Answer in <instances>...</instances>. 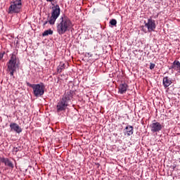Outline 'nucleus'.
Segmentation results:
<instances>
[{"label": "nucleus", "instance_id": "obj_1", "mask_svg": "<svg viewBox=\"0 0 180 180\" xmlns=\"http://www.w3.org/2000/svg\"><path fill=\"white\" fill-rule=\"evenodd\" d=\"M72 27H74V25L71 20L65 14H63L56 24V32L59 36H63Z\"/></svg>", "mask_w": 180, "mask_h": 180}, {"label": "nucleus", "instance_id": "obj_2", "mask_svg": "<svg viewBox=\"0 0 180 180\" xmlns=\"http://www.w3.org/2000/svg\"><path fill=\"white\" fill-rule=\"evenodd\" d=\"M74 95H75V91L72 90H67L65 91V94L62 98H60L56 105V112L58 113H60V112H65V110H67V108H68L70 102L72 101Z\"/></svg>", "mask_w": 180, "mask_h": 180}, {"label": "nucleus", "instance_id": "obj_3", "mask_svg": "<svg viewBox=\"0 0 180 180\" xmlns=\"http://www.w3.org/2000/svg\"><path fill=\"white\" fill-rule=\"evenodd\" d=\"M10 60L6 63L7 65V72H9L11 77H13L15 72H16V70L19 68V64H18V52L14 51L11 55Z\"/></svg>", "mask_w": 180, "mask_h": 180}, {"label": "nucleus", "instance_id": "obj_4", "mask_svg": "<svg viewBox=\"0 0 180 180\" xmlns=\"http://www.w3.org/2000/svg\"><path fill=\"white\" fill-rule=\"evenodd\" d=\"M27 86L32 89L34 96L36 98H39L40 96H43L44 95V89L46 86L43 82L39 84H30V82H27Z\"/></svg>", "mask_w": 180, "mask_h": 180}, {"label": "nucleus", "instance_id": "obj_5", "mask_svg": "<svg viewBox=\"0 0 180 180\" xmlns=\"http://www.w3.org/2000/svg\"><path fill=\"white\" fill-rule=\"evenodd\" d=\"M60 13H61V9L60 8V6L58 4H56V6H53L50 19L49 20H46L44 22V26H46V25H47L48 23H49V25H54L56 23V20L58 19Z\"/></svg>", "mask_w": 180, "mask_h": 180}, {"label": "nucleus", "instance_id": "obj_6", "mask_svg": "<svg viewBox=\"0 0 180 180\" xmlns=\"http://www.w3.org/2000/svg\"><path fill=\"white\" fill-rule=\"evenodd\" d=\"M22 0H12L8 7V13L12 15L13 13H20L22 11Z\"/></svg>", "mask_w": 180, "mask_h": 180}, {"label": "nucleus", "instance_id": "obj_7", "mask_svg": "<svg viewBox=\"0 0 180 180\" xmlns=\"http://www.w3.org/2000/svg\"><path fill=\"white\" fill-rule=\"evenodd\" d=\"M144 25L146 29H148V32L149 33H151V32H155V28L157 27V25H155V20H153L151 17L148 19L147 22L144 21Z\"/></svg>", "mask_w": 180, "mask_h": 180}, {"label": "nucleus", "instance_id": "obj_8", "mask_svg": "<svg viewBox=\"0 0 180 180\" xmlns=\"http://www.w3.org/2000/svg\"><path fill=\"white\" fill-rule=\"evenodd\" d=\"M155 122L152 123L150 125V130L153 133H158V131H161L162 129V125L158 122L154 120Z\"/></svg>", "mask_w": 180, "mask_h": 180}, {"label": "nucleus", "instance_id": "obj_9", "mask_svg": "<svg viewBox=\"0 0 180 180\" xmlns=\"http://www.w3.org/2000/svg\"><path fill=\"white\" fill-rule=\"evenodd\" d=\"M127 91H129V84L126 82L121 83L118 87V94L123 95V94H126Z\"/></svg>", "mask_w": 180, "mask_h": 180}, {"label": "nucleus", "instance_id": "obj_10", "mask_svg": "<svg viewBox=\"0 0 180 180\" xmlns=\"http://www.w3.org/2000/svg\"><path fill=\"white\" fill-rule=\"evenodd\" d=\"M10 128L11 131H15L18 133V134H20L22 133V128L17 123L13 122L10 124Z\"/></svg>", "mask_w": 180, "mask_h": 180}, {"label": "nucleus", "instance_id": "obj_11", "mask_svg": "<svg viewBox=\"0 0 180 180\" xmlns=\"http://www.w3.org/2000/svg\"><path fill=\"white\" fill-rule=\"evenodd\" d=\"M169 70H174V71H177L179 74H180V62L179 60H174L172 65L169 68Z\"/></svg>", "mask_w": 180, "mask_h": 180}, {"label": "nucleus", "instance_id": "obj_12", "mask_svg": "<svg viewBox=\"0 0 180 180\" xmlns=\"http://www.w3.org/2000/svg\"><path fill=\"white\" fill-rule=\"evenodd\" d=\"M134 133V128L133 126L128 125L125 127V131L124 132V136H127L128 137L131 136Z\"/></svg>", "mask_w": 180, "mask_h": 180}, {"label": "nucleus", "instance_id": "obj_13", "mask_svg": "<svg viewBox=\"0 0 180 180\" xmlns=\"http://www.w3.org/2000/svg\"><path fill=\"white\" fill-rule=\"evenodd\" d=\"M162 84L164 88H168L171 84H172V80L168 77H165L162 80Z\"/></svg>", "mask_w": 180, "mask_h": 180}, {"label": "nucleus", "instance_id": "obj_14", "mask_svg": "<svg viewBox=\"0 0 180 180\" xmlns=\"http://www.w3.org/2000/svg\"><path fill=\"white\" fill-rule=\"evenodd\" d=\"M3 164L6 165V167H8L9 168H11V169H13L14 165L11 160H9V158H5L4 160H3Z\"/></svg>", "mask_w": 180, "mask_h": 180}, {"label": "nucleus", "instance_id": "obj_15", "mask_svg": "<svg viewBox=\"0 0 180 180\" xmlns=\"http://www.w3.org/2000/svg\"><path fill=\"white\" fill-rule=\"evenodd\" d=\"M64 70H65V63L60 62L59 65L57 67V71L59 74H61Z\"/></svg>", "mask_w": 180, "mask_h": 180}, {"label": "nucleus", "instance_id": "obj_16", "mask_svg": "<svg viewBox=\"0 0 180 180\" xmlns=\"http://www.w3.org/2000/svg\"><path fill=\"white\" fill-rule=\"evenodd\" d=\"M49 34H53V30L51 29H49L48 30H45L42 36H49Z\"/></svg>", "mask_w": 180, "mask_h": 180}, {"label": "nucleus", "instance_id": "obj_17", "mask_svg": "<svg viewBox=\"0 0 180 180\" xmlns=\"http://www.w3.org/2000/svg\"><path fill=\"white\" fill-rule=\"evenodd\" d=\"M110 25H111V26H116V25H117V21L116 19H112L110 20Z\"/></svg>", "mask_w": 180, "mask_h": 180}, {"label": "nucleus", "instance_id": "obj_18", "mask_svg": "<svg viewBox=\"0 0 180 180\" xmlns=\"http://www.w3.org/2000/svg\"><path fill=\"white\" fill-rule=\"evenodd\" d=\"M154 68H155V63H150V70H154Z\"/></svg>", "mask_w": 180, "mask_h": 180}, {"label": "nucleus", "instance_id": "obj_19", "mask_svg": "<svg viewBox=\"0 0 180 180\" xmlns=\"http://www.w3.org/2000/svg\"><path fill=\"white\" fill-rule=\"evenodd\" d=\"M4 56H5V52L0 53V60H2L4 58Z\"/></svg>", "mask_w": 180, "mask_h": 180}, {"label": "nucleus", "instance_id": "obj_20", "mask_svg": "<svg viewBox=\"0 0 180 180\" xmlns=\"http://www.w3.org/2000/svg\"><path fill=\"white\" fill-rule=\"evenodd\" d=\"M5 160V158H1L0 157V164H1V162H4V160Z\"/></svg>", "mask_w": 180, "mask_h": 180}, {"label": "nucleus", "instance_id": "obj_21", "mask_svg": "<svg viewBox=\"0 0 180 180\" xmlns=\"http://www.w3.org/2000/svg\"><path fill=\"white\" fill-rule=\"evenodd\" d=\"M14 151H15V153H18V151H19V148H18V147L14 148Z\"/></svg>", "mask_w": 180, "mask_h": 180}, {"label": "nucleus", "instance_id": "obj_22", "mask_svg": "<svg viewBox=\"0 0 180 180\" xmlns=\"http://www.w3.org/2000/svg\"><path fill=\"white\" fill-rule=\"evenodd\" d=\"M89 56V57H92V54H91L90 53H86V56Z\"/></svg>", "mask_w": 180, "mask_h": 180}, {"label": "nucleus", "instance_id": "obj_23", "mask_svg": "<svg viewBox=\"0 0 180 180\" xmlns=\"http://www.w3.org/2000/svg\"><path fill=\"white\" fill-rule=\"evenodd\" d=\"M142 32H144V33H147V31L144 30V28H142Z\"/></svg>", "mask_w": 180, "mask_h": 180}, {"label": "nucleus", "instance_id": "obj_24", "mask_svg": "<svg viewBox=\"0 0 180 180\" xmlns=\"http://www.w3.org/2000/svg\"><path fill=\"white\" fill-rule=\"evenodd\" d=\"M54 0H46L47 2H53Z\"/></svg>", "mask_w": 180, "mask_h": 180}, {"label": "nucleus", "instance_id": "obj_25", "mask_svg": "<svg viewBox=\"0 0 180 180\" xmlns=\"http://www.w3.org/2000/svg\"><path fill=\"white\" fill-rule=\"evenodd\" d=\"M0 174H1V172H0Z\"/></svg>", "mask_w": 180, "mask_h": 180}]
</instances>
